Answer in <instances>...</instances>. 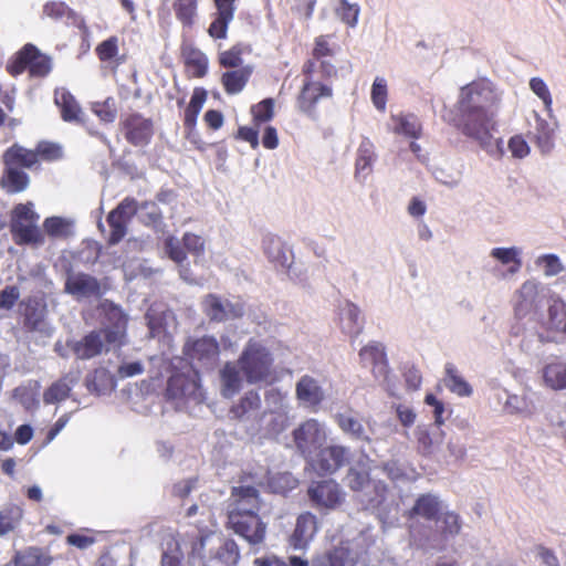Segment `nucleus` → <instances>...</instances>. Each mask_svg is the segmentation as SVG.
Here are the masks:
<instances>
[{
	"instance_id": "36",
	"label": "nucleus",
	"mask_w": 566,
	"mask_h": 566,
	"mask_svg": "<svg viewBox=\"0 0 566 566\" xmlns=\"http://www.w3.org/2000/svg\"><path fill=\"white\" fill-rule=\"evenodd\" d=\"M261 408V397L255 390H249L240 400L232 405L229 410V418L232 420H243L251 412Z\"/></svg>"
},
{
	"instance_id": "26",
	"label": "nucleus",
	"mask_w": 566,
	"mask_h": 566,
	"mask_svg": "<svg viewBox=\"0 0 566 566\" xmlns=\"http://www.w3.org/2000/svg\"><path fill=\"white\" fill-rule=\"evenodd\" d=\"M54 103L57 106L61 117L67 123H84L82 108L74 95L65 87H57L54 91Z\"/></svg>"
},
{
	"instance_id": "52",
	"label": "nucleus",
	"mask_w": 566,
	"mask_h": 566,
	"mask_svg": "<svg viewBox=\"0 0 566 566\" xmlns=\"http://www.w3.org/2000/svg\"><path fill=\"white\" fill-rule=\"evenodd\" d=\"M360 310L354 303H347L345 308V318L347 321L346 331L352 338H357L363 332Z\"/></svg>"
},
{
	"instance_id": "48",
	"label": "nucleus",
	"mask_w": 566,
	"mask_h": 566,
	"mask_svg": "<svg viewBox=\"0 0 566 566\" xmlns=\"http://www.w3.org/2000/svg\"><path fill=\"white\" fill-rule=\"evenodd\" d=\"M71 392V387L65 377L53 382L44 392L43 401L46 405L56 403L65 400Z\"/></svg>"
},
{
	"instance_id": "32",
	"label": "nucleus",
	"mask_w": 566,
	"mask_h": 566,
	"mask_svg": "<svg viewBox=\"0 0 566 566\" xmlns=\"http://www.w3.org/2000/svg\"><path fill=\"white\" fill-rule=\"evenodd\" d=\"M127 315L116 305L108 302V344H123L127 332Z\"/></svg>"
},
{
	"instance_id": "38",
	"label": "nucleus",
	"mask_w": 566,
	"mask_h": 566,
	"mask_svg": "<svg viewBox=\"0 0 566 566\" xmlns=\"http://www.w3.org/2000/svg\"><path fill=\"white\" fill-rule=\"evenodd\" d=\"M391 120L395 124L394 132L410 138H419L421 136L422 126L413 114L392 115Z\"/></svg>"
},
{
	"instance_id": "33",
	"label": "nucleus",
	"mask_w": 566,
	"mask_h": 566,
	"mask_svg": "<svg viewBox=\"0 0 566 566\" xmlns=\"http://www.w3.org/2000/svg\"><path fill=\"white\" fill-rule=\"evenodd\" d=\"M543 328L547 333L566 336V303L555 300L547 310V318L543 322Z\"/></svg>"
},
{
	"instance_id": "23",
	"label": "nucleus",
	"mask_w": 566,
	"mask_h": 566,
	"mask_svg": "<svg viewBox=\"0 0 566 566\" xmlns=\"http://www.w3.org/2000/svg\"><path fill=\"white\" fill-rule=\"evenodd\" d=\"M295 395L301 405L313 410H316L325 399V392L318 380L310 375H304L298 379Z\"/></svg>"
},
{
	"instance_id": "43",
	"label": "nucleus",
	"mask_w": 566,
	"mask_h": 566,
	"mask_svg": "<svg viewBox=\"0 0 566 566\" xmlns=\"http://www.w3.org/2000/svg\"><path fill=\"white\" fill-rule=\"evenodd\" d=\"M375 159L374 146L370 142L366 140L359 145L356 163L355 176L366 177L371 171V165Z\"/></svg>"
},
{
	"instance_id": "53",
	"label": "nucleus",
	"mask_w": 566,
	"mask_h": 566,
	"mask_svg": "<svg viewBox=\"0 0 566 566\" xmlns=\"http://www.w3.org/2000/svg\"><path fill=\"white\" fill-rule=\"evenodd\" d=\"M22 518V510L18 506L9 507L0 512V536L12 532Z\"/></svg>"
},
{
	"instance_id": "63",
	"label": "nucleus",
	"mask_w": 566,
	"mask_h": 566,
	"mask_svg": "<svg viewBox=\"0 0 566 566\" xmlns=\"http://www.w3.org/2000/svg\"><path fill=\"white\" fill-rule=\"evenodd\" d=\"M442 534L444 536H454L460 533L461 530V521L460 516L454 512H447L442 515Z\"/></svg>"
},
{
	"instance_id": "6",
	"label": "nucleus",
	"mask_w": 566,
	"mask_h": 566,
	"mask_svg": "<svg viewBox=\"0 0 566 566\" xmlns=\"http://www.w3.org/2000/svg\"><path fill=\"white\" fill-rule=\"evenodd\" d=\"M40 216L31 202L18 203L11 211L10 233L17 245H41L44 233L38 227Z\"/></svg>"
},
{
	"instance_id": "9",
	"label": "nucleus",
	"mask_w": 566,
	"mask_h": 566,
	"mask_svg": "<svg viewBox=\"0 0 566 566\" xmlns=\"http://www.w3.org/2000/svg\"><path fill=\"white\" fill-rule=\"evenodd\" d=\"M182 354L200 367H212L220 355V346L213 336L189 337L184 344Z\"/></svg>"
},
{
	"instance_id": "25",
	"label": "nucleus",
	"mask_w": 566,
	"mask_h": 566,
	"mask_svg": "<svg viewBox=\"0 0 566 566\" xmlns=\"http://www.w3.org/2000/svg\"><path fill=\"white\" fill-rule=\"evenodd\" d=\"M240 559V548L232 538H224L220 545L210 551L203 566H235Z\"/></svg>"
},
{
	"instance_id": "39",
	"label": "nucleus",
	"mask_w": 566,
	"mask_h": 566,
	"mask_svg": "<svg viewBox=\"0 0 566 566\" xmlns=\"http://www.w3.org/2000/svg\"><path fill=\"white\" fill-rule=\"evenodd\" d=\"M245 46L242 43H235L229 49L220 51L217 56L218 65L221 69L233 70L244 66L243 54Z\"/></svg>"
},
{
	"instance_id": "59",
	"label": "nucleus",
	"mask_w": 566,
	"mask_h": 566,
	"mask_svg": "<svg viewBox=\"0 0 566 566\" xmlns=\"http://www.w3.org/2000/svg\"><path fill=\"white\" fill-rule=\"evenodd\" d=\"M336 14L347 25L355 27L358 21L359 7L357 4L349 3L347 0H339Z\"/></svg>"
},
{
	"instance_id": "24",
	"label": "nucleus",
	"mask_w": 566,
	"mask_h": 566,
	"mask_svg": "<svg viewBox=\"0 0 566 566\" xmlns=\"http://www.w3.org/2000/svg\"><path fill=\"white\" fill-rule=\"evenodd\" d=\"M64 290L75 298H88L99 294L98 281L85 273H69L65 280Z\"/></svg>"
},
{
	"instance_id": "1",
	"label": "nucleus",
	"mask_w": 566,
	"mask_h": 566,
	"mask_svg": "<svg viewBox=\"0 0 566 566\" xmlns=\"http://www.w3.org/2000/svg\"><path fill=\"white\" fill-rule=\"evenodd\" d=\"M499 102L493 84L488 78H478L460 88L457 102L458 115L453 125L465 136L481 145L490 142L494 128V111Z\"/></svg>"
},
{
	"instance_id": "61",
	"label": "nucleus",
	"mask_w": 566,
	"mask_h": 566,
	"mask_svg": "<svg viewBox=\"0 0 566 566\" xmlns=\"http://www.w3.org/2000/svg\"><path fill=\"white\" fill-rule=\"evenodd\" d=\"M106 381V369L98 368L86 377V387L91 392L101 395L104 390Z\"/></svg>"
},
{
	"instance_id": "64",
	"label": "nucleus",
	"mask_w": 566,
	"mask_h": 566,
	"mask_svg": "<svg viewBox=\"0 0 566 566\" xmlns=\"http://www.w3.org/2000/svg\"><path fill=\"white\" fill-rule=\"evenodd\" d=\"M417 448L423 455H429L433 451V441L430 432L424 427H418L416 430Z\"/></svg>"
},
{
	"instance_id": "13",
	"label": "nucleus",
	"mask_w": 566,
	"mask_h": 566,
	"mask_svg": "<svg viewBox=\"0 0 566 566\" xmlns=\"http://www.w3.org/2000/svg\"><path fill=\"white\" fill-rule=\"evenodd\" d=\"M239 0H212L213 11L207 29L212 40H226L230 24L233 22Z\"/></svg>"
},
{
	"instance_id": "21",
	"label": "nucleus",
	"mask_w": 566,
	"mask_h": 566,
	"mask_svg": "<svg viewBox=\"0 0 566 566\" xmlns=\"http://www.w3.org/2000/svg\"><path fill=\"white\" fill-rule=\"evenodd\" d=\"M361 556L363 552L354 547L349 541H346L340 542L315 559L323 562L325 566H357Z\"/></svg>"
},
{
	"instance_id": "5",
	"label": "nucleus",
	"mask_w": 566,
	"mask_h": 566,
	"mask_svg": "<svg viewBox=\"0 0 566 566\" xmlns=\"http://www.w3.org/2000/svg\"><path fill=\"white\" fill-rule=\"evenodd\" d=\"M53 69L52 57L34 45L25 43L7 62L6 71L12 77L28 72L31 78H44Z\"/></svg>"
},
{
	"instance_id": "8",
	"label": "nucleus",
	"mask_w": 566,
	"mask_h": 566,
	"mask_svg": "<svg viewBox=\"0 0 566 566\" xmlns=\"http://www.w3.org/2000/svg\"><path fill=\"white\" fill-rule=\"evenodd\" d=\"M165 396L168 400L197 399L200 396L199 371L192 367L187 371H174L168 378Z\"/></svg>"
},
{
	"instance_id": "41",
	"label": "nucleus",
	"mask_w": 566,
	"mask_h": 566,
	"mask_svg": "<svg viewBox=\"0 0 566 566\" xmlns=\"http://www.w3.org/2000/svg\"><path fill=\"white\" fill-rule=\"evenodd\" d=\"M51 560L52 558L38 547H29L22 552H17L13 557L15 566H49Z\"/></svg>"
},
{
	"instance_id": "22",
	"label": "nucleus",
	"mask_w": 566,
	"mask_h": 566,
	"mask_svg": "<svg viewBox=\"0 0 566 566\" xmlns=\"http://www.w3.org/2000/svg\"><path fill=\"white\" fill-rule=\"evenodd\" d=\"M180 56L188 78H202L208 74L209 59L192 44L182 45Z\"/></svg>"
},
{
	"instance_id": "19",
	"label": "nucleus",
	"mask_w": 566,
	"mask_h": 566,
	"mask_svg": "<svg viewBox=\"0 0 566 566\" xmlns=\"http://www.w3.org/2000/svg\"><path fill=\"white\" fill-rule=\"evenodd\" d=\"M318 530V521L315 514L304 512L296 518L293 533L290 535L289 544L294 549H304L314 538Z\"/></svg>"
},
{
	"instance_id": "31",
	"label": "nucleus",
	"mask_w": 566,
	"mask_h": 566,
	"mask_svg": "<svg viewBox=\"0 0 566 566\" xmlns=\"http://www.w3.org/2000/svg\"><path fill=\"white\" fill-rule=\"evenodd\" d=\"M241 369L237 363L227 361L220 370L221 395L232 398L242 388Z\"/></svg>"
},
{
	"instance_id": "30",
	"label": "nucleus",
	"mask_w": 566,
	"mask_h": 566,
	"mask_svg": "<svg viewBox=\"0 0 566 566\" xmlns=\"http://www.w3.org/2000/svg\"><path fill=\"white\" fill-rule=\"evenodd\" d=\"M262 247L270 262L282 268L289 266L292 252L280 237L274 234L266 235L262 241Z\"/></svg>"
},
{
	"instance_id": "17",
	"label": "nucleus",
	"mask_w": 566,
	"mask_h": 566,
	"mask_svg": "<svg viewBox=\"0 0 566 566\" xmlns=\"http://www.w3.org/2000/svg\"><path fill=\"white\" fill-rule=\"evenodd\" d=\"M358 356L364 367H371V373L376 378L388 377L389 363L386 348L381 343L376 340L369 342L360 348Z\"/></svg>"
},
{
	"instance_id": "55",
	"label": "nucleus",
	"mask_w": 566,
	"mask_h": 566,
	"mask_svg": "<svg viewBox=\"0 0 566 566\" xmlns=\"http://www.w3.org/2000/svg\"><path fill=\"white\" fill-rule=\"evenodd\" d=\"M535 143L543 154H548L554 147V132L544 120L536 127Z\"/></svg>"
},
{
	"instance_id": "29",
	"label": "nucleus",
	"mask_w": 566,
	"mask_h": 566,
	"mask_svg": "<svg viewBox=\"0 0 566 566\" xmlns=\"http://www.w3.org/2000/svg\"><path fill=\"white\" fill-rule=\"evenodd\" d=\"M441 503L439 499L430 493L421 494L416 500L413 506L407 512L408 520L416 516L423 517L427 521H439Z\"/></svg>"
},
{
	"instance_id": "7",
	"label": "nucleus",
	"mask_w": 566,
	"mask_h": 566,
	"mask_svg": "<svg viewBox=\"0 0 566 566\" xmlns=\"http://www.w3.org/2000/svg\"><path fill=\"white\" fill-rule=\"evenodd\" d=\"M314 71V61H306L303 64L302 72L305 80L296 99L298 109L310 116L315 114L316 105L321 98L333 96L332 86L313 80Z\"/></svg>"
},
{
	"instance_id": "27",
	"label": "nucleus",
	"mask_w": 566,
	"mask_h": 566,
	"mask_svg": "<svg viewBox=\"0 0 566 566\" xmlns=\"http://www.w3.org/2000/svg\"><path fill=\"white\" fill-rule=\"evenodd\" d=\"M253 66L245 64L239 69L227 70L220 76V83L227 95H237L241 93L253 74Z\"/></svg>"
},
{
	"instance_id": "11",
	"label": "nucleus",
	"mask_w": 566,
	"mask_h": 566,
	"mask_svg": "<svg viewBox=\"0 0 566 566\" xmlns=\"http://www.w3.org/2000/svg\"><path fill=\"white\" fill-rule=\"evenodd\" d=\"M138 209L137 200L133 197H126L114 210L108 212V226L111 227L108 244L118 243L127 234L128 224Z\"/></svg>"
},
{
	"instance_id": "28",
	"label": "nucleus",
	"mask_w": 566,
	"mask_h": 566,
	"mask_svg": "<svg viewBox=\"0 0 566 566\" xmlns=\"http://www.w3.org/2000/svg\"><path fill=\"white\" fill-rule=\"evenodd\" d=\"M542 378L545 387L554 391L566 390V361L554 357L544 365Z\"/></svg>"
},
{
	"instance_id": "56",
	"label": "nucleus",
	"mask_w": 566,
	"mask_h": 566,
	"mask_svg": "<svg viewBox=\"0 0 566 566\" xmlns=\"http://www.w3.org/2000/svg\"><path fill=\"white\" fill-rule=\"evenodd\" d=\"M388 98L387 81L384 77H376L371 86V102L374 106L385 112Z\"/></svg>"
},
{
	"instance_id": "51",
	"label": "nucleus",
	"mask_w": 566,
	"mask_h": 566,
	"mask_svg": "<svg viewBox=\"0 0 566 566\" xmlns=\"http://www.w3.org/2000/svg\"><path fill=\"white\" fill-rule=\"evenodd\" d=\"M252 123L261 126L270 122L274 116V101L265 98L251 107Z\"/></svg>"
},
{
	"instance_id": "12",
	"label": "nucleus",
	"mask_w": 566,
	"mask_h": 566,
	"mask_svg": "<svg viewBox=\"0 0 566 566\" xmlns=\"http://www.w3.org/2000/svg\"><path fill=\"white\" fill-rule=\"evenodd\" d=\"M308 459L310 465L317 474L332 475L348 462L349 450L343 446H328Z\"/></svg>"
},
{
	"instance_id": "50",
	"label": "nucleus",
	"mask_w": 566,
	"mask_h": 566,
	"mask_svg": "<svg viewBox=\"0 0 566 566\" xmlns=\"http://www.w3.org/2000/svg\"><path fill=\"white\" fill-rule=\"evenodd\" d=\"M347 486L354 492L363 491L370 483V473L367 468L352 467L346 474Z\"/></svg>"
},
{
	"instance_id": "47",
	"label": "nucleus",
	"mask_w": 566,
	"mask_h": 566,
	"mask_svg": "<svg viewBox=\"0 0 566 566\" xmlns=\"http://www.w3.org/2000/svg\"><path fill=\"white\" fill-rule=\"evenodd\" d=\"M202 307L210 321L223 322L228 317L226 305L221 297L216 294L206 295L202 301Z\"/></svg>"
},
{
	"instance_id": "57",
	"label": "nucleus",
	"mask_w": 566,
	"mask_h": 566,
	"mask_svg": "<svg viewBox=\"0 0 566 566\" xmlns=\"http://www.w3.org/2000/svg\"><path fill=\"white\" fill-rule=\"evenodd\" d=\"M331 38L332 35H318L315 38L312 57L307 61H314V64L316 65V61H321L327 56H333L335 54V50L329 42Z\"/></svg>"
},
{
	"instance_id": "45",
	"label": "nucleus",
	"mask_w": 566,
	"mask_h": 566,
	"mask_svg": "<svg viewBox=\"0 0 566 566\" xmlns=\"http://www.w3.org/2000/svg\"><path fill=\"white\" fill-rule=\"evenodd\" d=\"M145 319L147 323V327L149 329V336L151 338L158 337L161 334L166 333L167 329V312L164 310H158L156 306L151 305L147 310L145 314Z\"/></svg>"
},
{
	"instance_id": "20",
	"label": "nucleus",
	"mask_w": 566,
	"mask_h": 566,
	"mask_svg": "<svg viewBox=\"0 0 566 566\" xmlns=\"http://www.w3.org/2000/svg\"><path fill=\"white\" fill-rule=\"evenodd\" d=\"M19 312L23 317L24 327L30 332H34L44 322L48 306L44 297L28 296L19 303Z\"/></svg>"
},
{
	"instance_id": "40",
	"label": "nucleus",
	"mask_w": 566,
	"mask_h": 566,
	"mask_svg": "<svg viewBox=\"0 0 566 566\" xmlns=\"http://www.w3.org/2000/svg\"><path fill=\"white\" fill-rule=\"evenodd\" d=\"M298 484L297 479L290 472H279L270 474L266 479V488L270 492L286 495Z\"/></svg>"
},
{
	"instance_id": "2",
	"label": "nucleus",
	"mask_w": 566,
	"mask_h": 566,
	"mask_svg": "<svg viewBox=\"0 0 566 566\" xmlns=\"http://www.w3.org/2000/svg\"><path fill=\"white\" fill-rule=\"evenodd\" d=\"M256 485L240 484L232 486L228 507V528L242 537L250 546L259 547L264 544L268 524L260 516L262 500Z\"/></svg>"
},
{
	"instance_id": "49",
	"label": "nucleus",
	"mask_w": 566,
	"mask_h": 566,
	"mask_svg": "<svg viewBox=\"0 0 566 566\" xmlns=\"http://www.w3.org/2000/svg\"><path fill=\"white\" fill-rule=\"evenodd\" d=\"M43 14L54 21H70L73 20L75 13L63 1H49L43 6Z\"/></svg>"
},
{
	"instance_id": "14",
	"label": "nucleus",
	"mask_w": 566,
	"mask_h": 566,
	"mask_svg": "<svg viewBox=\"0 0 566 566\" xmlns=\"http://www.w3.org/2000/svg\"><path fill=\"white\" fill-rule=\"evenodd\" d=\"M307 494L313 505L327 510L337 509L345 499L340 485L334 480L313 482L307 490Z\"/></svg>"
},
{
	"instance_id": "54",
	"label": "nucleus",
	"mask_w": 566,
	"mask_h": 566,
	"mask_svg": "<svg viewBox=\"0 0 566 566\" xmlns=\"http://www.w3.org/2000/svg\"><path fill=\"white\" fill-rule=\"evenodd\" d=\"M33 151L36 154L38 165L41 160L55 161L61 159L63 156L62 148L57 144L51 142L38 143Z\"/></svg>"
},
{
	"instance_id": "62",
	"label": "nucleus",
	"mask_w": 566,
	"mask_h": 566,
	"mask_svg": "<svg viewBox=\"0 0 566 566\" xmlns=\"http://www.w3.org/2000/svg\"><path fill=\"white\" fill-rule=\"evenodd\" d=\"M530 87L544 103L545 107L549 109L553 104V98L546 83L541 77H532Z\"/></svg>"
},
{
	"instance_id": "60",
	"label": "nucleus",
	"mask_w": 566,
	"mask_h": 566,
	"mask_svg": "<svg viewBox=\"0 0 566 566\" xmlns=\"http://www.w3.org/2000/svg\"><path fill=\"white\" fill-rule=\"evenodd\" d=\"M255 566H308V562L298 557L290 556L289 562H285L276 556L256 558L254 560Z\"/></svg>"
},
{
	"instance_id": "42",
	"label": "nucleus",
	"mask_w": 566,
	"mask_h": 566,
	"mask_svg": "<svg viewBox=\"0 0 566 566\" xmlns=\"http://www.w3.org/2000/svg\"><path fill=\"white\" fill-rule=\"evenodd\" d=\"M444 381L448 389L460 397L472 395V387L458 374L455 366L451 363L446 365Z\"/></svg>"
},
{
	"instance_id": "10",
	"label": "nucleus",
	"mask_w": 566,
	"mask_h": 566,
	"mask_svg": "<svg viewBox=\"0 0 566 566\" xmlns=\"http://www.w3.org/2000/svg\"><path fill=\"white\" fill-rule=\"evenodd\" d=\"M181 243L174 235H168L164 241L165 253L177 264H181L187 260V253L196 258L205 254L206 241L199 234L186 232L182 235Z\"/></svg>"
},
{
	"instance_id": "18",
	"label": "nucleus",
	"mask_w": 566,
	"mask_h": 566,
	"mask_svg": "<svg viewBox=\"0 0 566 566\" xmlns=\"http://www.w3.org/2000/svg\"><path fill=\"white\" fill-rule=\"evenodd\" d=\"M105 340L106 332L98 329L90 332L80 340H67L66 346L72 349L77 359L86 360L102 353Z\"/></svg>"
},
{
	"instance_id": "44",
	"label": "nucleus",
	"mask_w": 566,
	"mask_h": 566,
	"mask_svg": "<svg viewBox=\"0 0 566 566\" xmlns=\"http://www.w3.org/2000/svg\"><path fill=\"white\" fill-rule=\"evenodd\" d=\"M338 427L347 434L352 436V438L360 441L370 442V437L365 430L363 423L348 415H337L336 417Z\"/></svg>"
},
{
	"instance_id": "16",
	"label": "nucleus",
	"mask_w": 566,
	"mask_h": 566,
	"mask_svg": "<svg viewBox=\"0 0 566 566\" xmlns=\"http://www.w3.org/2000/svg\"><path fill=\"white\" fill-rule=\"evenodd\" d=\"M325 439V433L321 424L315 419H308L301 423L293 431V440L296 448L304 458H310L312 452L321 446Z\"/></svg>"
},
{
	"instance_id": "3",
	"label": "nucleus",
	"mask_w": 566,
	"mask_h": 566,
	"mask_svg": "<svg viewBox=\"0 0 566 566\" xmlns=\"http://www.w3.org/2000/svg\"><path fill=\"white\" fill-rule=\"evenodd\" d=\"M2 163L4 168L0 178L1 188L8 193L24 191L30 184V178L23 169L38 167L36 154L33 149H28L14 143L3 151Z\"/></svg>"
},
{
	"instance_id": "37",
	"label": "nucleus",
	"mask_w": 566,
	"mask_h": 566,
	"mask_svg": "<svg viewBox=\"0 0 566 566\" xmlns=\"http://www.w3.org/2000/svg\"><path fill=\"white\" fill-rule=\"evenodd\" d=\"M207 99V91L202 87H196L188 106L185 109L184 126L187 130L192 132L197 125V118Z\"/></svg>"
},
{
	"instance_id": "34",
	"label": "nucleus",
	"mask_w": 566,
	"mask_h": 566,
	"mask_svg": "<svg viewBox=\"0 0 566 566\" xmlns=\"http://www.w3.org/2000/svg\"><path fill=\"white\" fill-rule=\"evenodd\" d=\"M514 304L515 317L523 319L537 310V292L531 283H524L517 292Z\"/></svg>"
},
{
	"instance_id": "15",
	"label": "nucleus",
	"mask_w": 566,
	"mask_h": 566,
	"mask_svg": "<svg viewBox=\"0 0 566 566\" xmlns=\"http://www.w3.org/2000/svg\"><path fill=\"white\" fill-rule=\"evenodd\" d=\"M125 139L133 146L147 145L154 135V123L139 113L125 115L120 120Z\"/></svg>"
},
{
	"instance_id": "4",
	"label": "nucleus",
	"mask_w": 566,
	"mask_h": 566,
	"mask_svg": "<svg viewBox=\"0 0 566 566\" xmlns=\"http://www.w3.org/2000/svg\"><path fill=\"white\" fill-rule=\"evenodd\" d=\"M274 358L260 340L250 338L242 349L238 365L249 384L268 382L274 379Z\"/></svg>"
},
{
	"instance_id": "46",
	"label": "nucleus",
	"mask_w": 566,
	"mask_h": 566,
	"mask_svg": "<svg viewBox=\"0 0 566 566\" xmlns=\"http://www.w3.org/2000/svg\"><path fill=\"white\" fill-rule=\"evenodd\" d=\"M491 256L496 259L503 265L512 264L509 272L514 274L520 271L522 261L520 259V250L512 248H494L491 250Z\"/></svg>"
},
{
	"instance_id": "35",
	"label": "nucleus",
	"mask_w": 566,
	"mask_h": 566,
	"mask_svg": "<svg viewBox=\"0 0 566 566\" xmlns=\"http://www.w3.org/2000/svg\"><path fill=\"white\" fill-rule=\"evenodd\" d=\"M200 0H174L172 10L177 21L184 29H192L198 19Z\"/></svg>"
},
{
	"instance_id": "58",
	"label": "nucleus",
	"mask_w": 566,
	"mask_h": 566,
	"mask_svg": "<svg viewBox=\"0 0 566 566\" xmlns=\"http://www.w3.org/2000/svg\"><path fill=\"white\" fill-rule=\"evenodd\" d=\"M142 222L147 227H158L163 223V213L155 202H144L139 206Z\"/></svg>"
}]
</instances>
